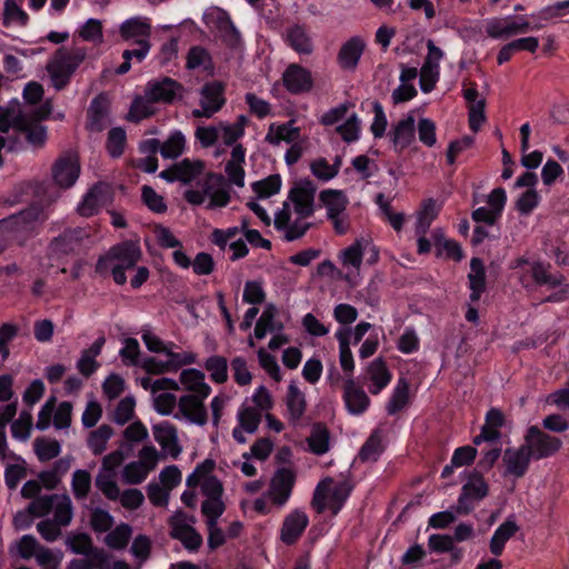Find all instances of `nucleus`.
<instances>
[{
  "label": "nucleus",
  "instance_id": "44",
  "mask_svg": "<svg viewBox=\"0 0 569 569\" xmlns=\"http://www.w3.org/2000/svg\"><path fill=\"white\" fill-rule=\"evenodd\" d=\"M18 131L24 134L26 140L34 148H40L46 143L47 130L46 127L38 122H30L26 116L22 114L18 121L16 128Z\"/></svg>",
  "mask_w": 569,
  "mask_h": 569
},
{
  "label": "nucleus",
  "instance_id": "40",
  "mask_svg": "<svg viewBox=\"0 0 569 569\" xmlns=\"http://www.w3.org/2000/svg\"><path fill=\"white\" fill-rule=\"evenodd\" d=\"M470 300L477 302L486 289V270L479 258H472L470 261V272L468 274Z\"/></svg>",
  "mask_w": 569,
  "mask_h": 569
},
{
  "label": "nucleus",
  "instance_id": "47",
  "mask_svg": "<svg viewBox=\"0 0 569 569\" xmlns=\"http://www.w3.org/2000/svg\"><path fill=\"white\" fill-rule=\"evenodd\" d=\"M286 405L289 416L293 421L299 420L306 411L307 403L305 395L295 382H291L288 387Z\"/></svg>",
  "mask_w": 569,
  "mask_h": 569
},
{
  "label": "nucleus",
  "instance_id": "54",
  "mask_svg": "<svg viewBox=\"0 0 569 569\" xmlns=\"http://www.w3.org/2000/svg\"><path fill=\"white\" fill-rule=\"evenodd\" d=\"M174 345L172 342L169 343V347L166 349L163 353L167 357V365L169 367L170 372L178 371L180 368L193 365L197 361V356L192 351H182L176 352L173 351Z\"/></svg>",
  "mask_w": 569,
  "mask_h": 569
},
{
  "label": "nucleus",
  "instance_id": "24",
  "mask_svg": "<svg viewBox=\"0 0 569 569\" xmlns=\"http://www.w3.org/2000/svg\"><path fill=\"white\" fill-rule=\"evenodd\" d=\"M366 49V42L360 36L348 39L339 49L337 62L342 70L353 71Z\"/></svg>",
  "mask_w": 569,
  "mask_h": 569
},
{
  "label": "nucleus",
  "instance_id": "1",
  "mask_svg": "<svg viewBox=\"0 0 569 569\" xmlns=\"http://www.w3.org/2000/svg\"><path fill=\"white\" fill-rule=\"evenodd\" d=\"M183 196L190 204L204 206L209 210L223 208L231 200L226 178L213 172H207L197 186L187 189Z\"/></svg>",
  "mask_w": 569,
  "mask_h": 569
},
{
  "label": "nucleus",
  "instance_id": "57",
  "mask_svg": "<svg viewBox=\"0 0 569 569\" xmlns=\"http://www.w3.org/2000/svg\"><path fill=\"white\" fill-rule=\"evenodd\" d=\"M32 431V415L30 410H23L19 415V418L13 420L11 423L12 438L24 442L27 441Z\"/></svg>",
  "mask_w": 569,
  "mask_h": 569
},
{
  "label": "nucleus",
  "instance_id": "5",
  "mask_svg": "<svg viewBox=\"0 0 569 569\" xmlns=\"http://www.w3.org/2000/svg\"><path fill=\"white\" fill-rule=\"evenodd\" d=\"M350 492L351 487L348 482H335L331 478H327L317 485L311 505L318 513L330 510L332 515H337L343 507Z\"/></svg>",
  "mask_w": 569,
  "mask_h": 569
},
{
  "label": "nucleus",
  "instance_id": "28",
  "mask_svg": "<svg viewBox=\"0 0 569 569\" xmlns=\"http://www.w3.org/2000/svg\"><path fill=\"white\" fill-rule=\"evenodd\" d=\"M123 40H133L134 43L149 41L151 36V22L147 17H132L124 20L119 28Z\"/></svg>",
  "mask_w": 569,
  "mask_h": 569
},
{
  "label": "nucleus",
  "instance_id": "37",
  "mask_svg": "<svg viewBox=\"0 0 569 569\" xmlns=\"http://www.w3.org/2000/svg\"><path fill=\"white\" fill-rule=\"evenodd\" d=\"M335 336L339 343L340 367L346 373V378L352 377L355 371V360L350 349V330L347 327H342L337 330Z\"/></svg>",
  "mask_w": 569,
  "mask_h": 569
},
{
  "label": "nucleus",
  "instance_id": "7",
  "mask_svg": "<svg viewBox=\"0 0 569 569\" xmlns=\"http://www.w3.org/2000/svg\"><path fill=\"white\" fill-rule=\"evenodd\" d=\"M523 443L536 460L553 456L562 445L558 437L546 433L537 426L527 429Z\"/></svg>",
  "mask_w": 569,
  "mask_h": 569
},
{
  "label": "nucleus",
  "instance_id": "3",
  "mask_svg": "<svg viewBox=\"0 0 569 569\" xmlns=\"http://www.w3.org/2000/svg\"><path fill=\"white\" fill-rule=\"evenodd\" d=\"M88 51L84 47H61L49 58L46 70L56 90L64 89L80 64L86 60Z\"/></svg>",
  "mask_w": 569,
  "mask_h": 569
},
{
  "label": "nucleus",
  "instance_id": "48",
  "mask_svg": "<svg viewBox=\"0 0 569 569\" xmlns=\"http://www.w3.org/2000/svg\"><path fill=\"white\" fill-rule=\"evenodd\" d=\"M300 136L299 128L293 126V122H287L280 126H271L267 133L266 140L270 144H279L280 142H293Z\"/></svg>",
  "mask_w": 569,
  "mask_h": 569
},
{
  "label": "nucleus",
  "instance_id": "19",
  "mask_svg": "<svg viewBox=\"0 0 569 569\" xmlns=\"http://www.w3.org/2000/svg\"><path fill=\"white\" fill-rule=\"evenodd\" d=\"M397 152L409 148L416 141V118L412 112L407 113L393 122L388 133Z\"/></svg>",
  "mask_w": 569,
  "mask_h": 569
},
{
  "label": "nucleus",
  "instance_id": "17",
  "mask_svg": "<svg viewBox=\"0 0 569 569\" xmlns=\"http://www.w3.org/2000/svg\"><path fill=\"white\" fill-rule=\"evenodd\" d=\"M223 86L217 81L206 83L200 91V107L192 110L196 118H211L226 102Z\"/></svg>",
  "mask_w": 569,
  "mask_h": 569
},
{
  "label": "nucleus",
  "instance_id": "60",
  "mask_svg": "<svg viewBox=\"0 0 569 569\" xmlns=\"http://www.w3.org/2000/svg\"><path fill=\"white\" fill-rule=\"evenodd\" d=\"M204 369L217 383H223L228 379V362L222 356L209 357L204 362Z\"/></svg>",
  "mask_w": 569,
  "mask_h": 569
},
{
  "label": "nucleus",
  "instance_id": "62",
  "mask_svg": "<svg viewBox=\"0 0 569 569\" xmlns=\"http://www.w3.org/2000/svg\"><path fill=\"white\" fill-rule=\"evenodd\" d=\"M340 164L341 160L339 158H336L333 164H330L325 158H318L311 162L310 168L316 178L329 181L338 174Z\"/></svg>",
  "mask_w": 569,
  "mask_h": 569
},
{
  "label": "nucleus",
  "instance_id": "33",
  "mask_svg": "<svg viewBox=\"0 0 569 569\" xmlns=\"http://www.w3.org/2000/svg\"><path fill=\"white\" fill-rule=\"evenodd\" d=\"M104 343L106 337L101 335L89 348L81 352L76 365L81 375L89 377L98 370L100 365L96 358L101 353Z\"/></svg>",
  "mask_w": 569,
  "mask_h": 569
},
{
  "label": "nucleus",
  "instance_id": "14",
  "mask_svg": "<svg viewBox=\"0 0 569 569\" xmlns=\"http://www.w3.org/2000/svg\"><path fill=\"white\" fill-rule=\"evenodd\" d=\"M295 482V472L289 468H280L273 473L266 497L274 506L282 508L291 496Z\"/></svg>",
  "mask_w": 569,
  "mask_h": 569
},
{
  "label": "nucleus",
  "instance_id": "34",
  "mask_svg": "<svg viewBox=\"0 0 569 569\" xmlns=\"http://www.w3.org/2000/svg\"><path fill=\"white\" fill-rule=\"evenodd\" d=\"M107 186L97 183L91 187L77 206V212L81 217H92L96 214L104 202Z\"/></svg>",
  "mask_w": 569,
  "mask_h": 569
},
{
  "label": "nucleus",
  "instance_id": "6",
  "mask_svg": "<svg viewBox=\"0 0 569 569\" xmlns=\"http://www.w3.org/2000/svg\"><path fill=\"white\" fill-rule=\"evenodd\" d=\"M30 510L38 518L53 513V521L62 527L70 525L73 517L71 499L68 495H46L30 502Z\"/></svg>",
  "mask_w": 569,
  "mask_h": 569
},
{
  "label": "nucleus",
  "instance_id": "10",
  "mask_svg": "<svg viewBox=\"0 0 569 569\" xmlns=\"http://www.w3.org/2000/svg\"><path fill=\"white\" fill-rule=\"evenodd\" d=\"M486 32L492 39H506L519 33H526L529 30H539L542 26L533 27L525 18L515 20L512 17L490 18L485 21Z\"/></svg>",
  "mask_w": 569,
  "mask_h": 569
},
{
  "label": "nucleus",
  "instance_id": "45",
  "mask_svg": "<svg viewBox=\"0 0 569 569\" xmlns=\"http://www.w3.org/2000/svg\"><path fill=\"white\" fill-rule=\"evenodd\" d=\"M409 401V383L406 379H398L392 393L386 405L388 415L393 416L406 408Z\"/></svg>",
  "mask_w": 569,
  "mask_h": 569
},
{
  "label": "nucleus",
  "instance_id": "56",
  "mask_svg": "<svg viewBox=\"0 0 569 569\" xmlns=\"http://www.w3.org/2000/svg\"><path fill=\"white\" fill-rule=\"evenodd\" d=\"M154 103L156 102L150 99L146 92L144 96L137 97L130 107L129 119L138 122L152 116L156 112Z\"/></svg>",
  "mask_w": 569,
  "mask_h": 569
},
{
  "label": "nucleus",
  "instance_id": "20",
  "mask_svg": "<svg viewBox=\"0 0 569 569\" xmlns=\"http://www.w3.org/2000/svg\"><path fill=\"white\" fill-rule=\"evenodd\" d=\"M282 83L291 94L307 93L313 88L312 73L298 63H291L282 73Z\"/></svg>",
  "mask_w": 569,
  "mask_h": 569
},
{
  "label": "nucleus",
  "instance_id": "43",
  "mask_svg": "<svg viewBox=\"0 0 569 569\" xmlns=\"http://www.w3.org/2000/svg\"><path fill=\"white\" fill-rule=\"evenodd\" d=\"M518 526L513 519L508 518L493 532L490 539V551L495 556H500L505 549L506 542L518 531Z\"/></svg>",
  "mask_w": 569,
  "mask_h": 569
},
{
  "label": "nucleus",
  "instance_id": "55",
  "mask_svg": "<svg viewBox=\"0 0 569 569\" xmlns=\"http://www.w3.org/2000/svg\"><path fill=\"white\" fill-rule=\"evenodd\" d=\"M116 472L99 470L96 477L97 488L110 500H118L120 489L114 480Z\"/></svg>",
  "mask_w": 569,
  "mask_h": 569
},
{
  "label": "nucleus",
  "instance_id": "42",
  "mask_svg": "<svg viewBox=\"0 0 569 569\" xmlns=\"http://www.w3.org/2000/svg\"><path fill=\"white\" fill-rule=\"evenodd\" d=\"M288 44L299 54L309 56L313 52V43L303 27L292 26L287 30Z\"/></svg>",
  "mask_w": 569,
  "mask_h": 569
},
{
  "label": "nucleus",
  "instance_id": "31",
  "mask_svg": "<svg viewBox=\"0 0 569 569\" xmlns=\"http://www.w3.org/2000/svg\"><path fill=\"white\" fill-rule=\"evenodd\" d=\"M246 150L241 144H234L231 150L230 159L227 161L224 172L227 174V182L238 188L244 186V164Z\"/></svg>",
  "mask_w": 569,
  "mask_h": 569
},
{
  "label": "nucleus",
  "instance_id": "23",
  "mask_svg": "<svg viewBox=\"0 0 569 569\" xmlns=\"http://www.w3.org/2000/svg\"><path fill=\"white\" fill-rule=\"evenodd\" d=\"M152 435L154 440L161 447L163 455L173 459L178 458L182 448L178 439L177 428L169 421H161L152 426Z\"/></svg>",
  "mask_w": 569,
  "mask_h": 569
},
{
  "label": "nucleus",
  "instance_id": "29",
  "mask_svg": "<svg viewBox=\"0 0 569 569\" xmlns=\"http://www.w3.org/2000/svg\"><path fill=\"white\" fill-rule=\"evenodd\" d=\"M365 379L370 382L371 395H379L391 381L392 375L381 358L372 360L366 370Z\"/></svg>",
  "mask_w": 569,
  "mask_h": 569
},
{
  "label": "nucleus",
  "instance_id": "59",
  "mask_svg": "<svg viewBox=\"0 0 569 569\" xmlns=\"http://www.w3.org/2000/svg\"><path fill=\"white\" fill-rule=\"evenodd\" d=\"M113 435V430L110 426L102 425L98 429L90 432L88 438V447L93 455L102 453L107 443Z\"/></svg>",
  "mask_w": 569,
  "mask_h": 569
},
{
  "label": "nucleus",
  "instance_id": "8",
  "mask_svg": "<svg viewBox=\"0 0 569 569\" xmlns=\"http://www.w3.org/2000/svg\"><path fill=\"white\" fill-rule=\"evenodd\" d=\"M214 469V461L206 459L187 477L188 487L201 486V491L206 498H222L223 487L219 479L211 476Z\"/></svg>",
  "mask_w": 569,
  "mask_h": 569
},
{
  "label": "nucleus",
  "instance_id": "25",
  "mask_svg": "<svg viewBox=\"0 0 569 569\" xmlns=\"http://www.w3.org/2000/svg\"><path fill=\"white\" fill-rule=\"evenodd\" d=\"M41 218V211L37 208H29L17 214L0 220V232L14 236L16 233L29 230L32 223Z\"/></svg>",
  "mask_w": 569,
  "mask_h": 569
},
{
  "label": "nucleus",
  "instance_id": "58",
  "mask_svg": "<svg viewBox=\"0 0 569 569\" xmlns=\"http://www.w3.org/2000/svg\"><path fill=\"white\" fill-rule=\"evenodd\" d=\"M244 402H249V407L258 411L262 417L273 407V400L271 393L264 386L258 387L253 395L246 399Z\"/></svg>",
  "mask_w": 569,
  "mask_h": 569
},
{
  "label": "nucleus",
  "instance_id": "52",
  "mask_svg": "<svg viewBox=\"0 0 569 569\" xmlns=\"http://www.w3.org/2000/svg\"><path fill=\"white\" fill-rule=\"evenodd\" d=\"M167 391H156L152 397L153 409L161 416H171L174 418L178 405V398Z\"/></svg>",
  "mask_w": 569,
  "mask_h": 569
},
{
  "label": "nucleus",
  "instance_id": "41",
  "mask_svg": "<svg viewBox=\"0 0 569 569\" xmlns=\"http://www.w3.org/2000/svg\"><path fill=\"white\" fill-rule=\"evenodd\" d=\"M319 199L327 210V218H336L338 214L346 212L348 199L342 191L332 189L323 190Z\"/></svg>",
  "mask_w": 569,
  "mask_h": 569
},
{
  "label": "nucleus",
  "instance_id": "46",
  "mask_svg": "<svg viewBox=\"0 0 569 569\" xmlns=\"http://www.w3.org/2000/svg\"><path fill=\"white\" fill-rule=\"evenodd\" d=\"M382 451V432L376 429L362 445L358 458L363 462H373L378 460Z\"/></svg>",
  "mask_w": 569,
  "mask_h": 569
},
{
  "label": "nucleus",
  "instance_id": "27",
  "mask_svg": "<svg viewBox=\"0 0 569 569\" xmlns=\"http://www.w3.org/2000/svg\"><path fill=\"white\" fill-rule=\"evenodd\" d=\"M531 459L533 458L525 443L518 448L507 449L502 458L506 473L515 478H521L527 472Z\"/></svg>",
  "mask_w": 569,
  "mask_h": 569
},
{
  "label": "nucleus",
  "instance_id": "21",
  "mask_svg": "<svg viewBox=\"0 0 569 569\" xmlns=\"http://www.w3.org/2000/svg\"><path fill=\"white\" fill-rule=\"evenodd\" d=\"M342 399L347 411L351 416L365 413L371 403L369 396L362 387L357 385L353 377L345 378Z\"/></svg>",
  "mask_w": 569,
  "mask_h": 569
},
{
  "label": "nucleus",
  "instance_id": "61",
  "mask_svg": "<svg viewBox=\"0 0 569 569\" xmlns=\"http://www.w3.org/2000/svg\"><path fill=\"white\" fill-rule=\"evenodd\" d=\"M91 489V476L87 470L77 469L72 473L71 490L77 500L87 499Z\"/></svg>",
  "mask_w": 569,
  "mask_h": 569
},
{
  "label": "nucleus",
  "instance_id": "2",
  "mask_svg": "<svg viewBox=\"0 0 569 569\" xmlns=\"http://www.w3.org/2000/svg\"><path fill=\"white\" fill-rule=\"evenodd\" d=\"M142 251L138 242L124 241L113 246L106 256L99 258L96 272L100 276L111 273L117 284L127 282L126 271L132 269L141 259Z\"/></svg>",
  "mask_w": 569,
  "mask_h": 569
},
{
  "label": "nucleus",
  "instance_id": "4",
  "mask_svg": "<svg viewBox=\"0 0 569 569\" xmlns=\"http://www.w3.org/2000/svg\"><path fill=\"white\" fill-rule=\"evenodd\" d=\"M17 413V403H8L0 408V461L6 465L4 482L11 490L26 477V461L9 449L7 425Z\"/></svg>",
  "mask_w": 569,
  "mask_h": 569
},
{
  "label": "nucleus",
  "instance_id": "32",
  "mask_svg": "<svg viewBox=\"0 0 569 569\" xmlns=\"http://www.w3.org/2000/svg\"><path fill=\"white\" fill-rule=\"evenodd\" d=\"M183 390L188 393L200 395L202 397H209L211 392L210 386L206 382L204 373L198 369H184L181 371L179 381Z\"/></svg>",
  "mask_w": 569,
  "mask_h": 569
},
{
  "label": "nucleus",
  "instance_id": "11",
  "mask_svg": "<svg viewBox=\"0 0 569 569\" xmlns=\"http://www.w3.org/2000/svg\"><path fill=\"white\" fill-rule=\"evenodd\" d=\"M203 22L214 31L223 41L236 44L240 34L227 11L218 7H210L203 13Z\"/></svg>",
  "mask_w": 569,
  "mask_h": 569
},
{
  "label": "nucleus",
  "instance_id": "53",
  "mask_svg": "<svg viewBox=\"0 0 569 569\" xmlns=\"http://www.w3.org/2000/svg\"><path fill=\"white\" fill-rule=\"evenodd\" d=\"M186 149V137L179 131H172L168 139L161 144L160 153L166 159H176L183 153Z\"/></svg>",
  "mask_w": 569,
  "mask_h": 569
},
{
  "label": "nucleus",
  "instance_id": "13",
  "mask_svg": "<svg viewBox=\"0 0 569 569\" xmlns=\"http://www.w3.org/2000/svg\"><path fill=\"white\" fill-rule=\"evenodd\" d=\"M80 171L79 158L73 152L61 154L51 167L53 182L63 189L71 188L77 182Z\"/></svg>",
  "mask_w": 569,
  "mask_h": 569
},
{
  "label": "nucleus",
  "instance_id": "39",
  "mask_svg": "<svg viewBox=\"0 0 569 569\" xmlns=\"http://www.w3.org/2000/svg\"><path fill=\"white\" fill-rule=\"evenodd\" d=\"M176 172L178 173V181L184 184L194 183V186L207 173L204 172V163L202 161L190 159H183L176 163Z\"/></svg>",
  "mask_w": 569,
  "mask_h": 569
},
{
  "label": "nucleus",
  "instance_id": "9",
  "mask_svg": "<svg viewBox=\"0 0 569 569\" xmlns=\"http://www.w3.org/2000/svg\"><path fill=\"white\" fill-rule=\"evenodd\" d=\"M289 209L292 214L311 218L315 213V189L310 182L295 184L289 191L282 209Z\"/></svg>",
  "mask_w": 569,
  "mask_h": 569
},
{
  "label": "nucleus",
  "instance_id": "64",
  "mask_svg": "<svg viewBox=\"0 0 569 569\" xmlns=\"http://www.w3.org/2000/svg\"><path fill=\"white\" fill-rule=\"evenodd\" d=\"M252 189L258 198L267 199L280 191L281 178L279 174H271L262 180L253 182Z\"/></svg>",
  "mask_w": 569,
  "mask_h": 569
},
{
  "label": "nucleus",
  "instance_id": "51",
  "mask_svg": "<svg viewBox=\"0 0 569 569\" xmlns=\"http://www.w3.org/2000/svg\"><path fill=\"white\" fill-rule=\"evenodd\" d=\"M370 246V240L366 238L357 239L351 246L341 252L343 266H351L359 269L362 263L363 251Z\"/></svg>",
  "mask_w": 569,
  "mask_h": 569
},
{
  "label": "nucleus",
  "instance_id": "15",
  "mask_svg": "<svg viewBox=\"0 0 569 569\" xmlns=\"http://www.w3.org/2000/svg\"><path fill=\"white\" fill-rule=\"evenodd\" d=\"M427 56L420 70V88L425 93L433 90L440 78V61L445 57L443 51L432 40L427 41Z\"/></svg>",
  "mask_w": 569,
  "mask_h": 569
},
{
  "label": "nucleus",
  "instance_id": "18",
  "mask_svg": "<svg viewBox=\"0 0 569 569\" xmlns=\"http://www.w3.org/2000/svg\"><path fill=\"white\" fill-rule=\"evenodd\" d=\"M236 419L237 425L232 429V437L236 442L243 445L248 440V435L251 436L257 432L262 416L249 407V402H243L237 411Z\"/></svg>",
  "mask_w": 569,
  "mask_h": 569
},
{
  "label": "nucleus",
  "instance_id": "16",
  "mask_svg": "<svg viewBox=\"0 0 569 569\" xmlns=\"http://www.w3.org/2000/svg\"><path fill=\"white\" fill-rule=\"evenodd\" d=\"M308 219V217L292 214L286 208L274 214V227L282 232L287 241H295L302 238L311 227Z\"/></svg>",
  "mask_w": 569,
  "mask_h": 569
},
{
  "label": "nucleus",
  "instance_id": "30",
  "mask_svg": "<svg viewBox=\"0 0 569 569\" xmlns=\"http://www.w3.org/2000/svg\"><path fill=\"white\" fill-rule=\"evenodd\" d=\"M309 523L307 513L296 509L291 511L283 520L281 528V540L287 545L295 543L302 535Z\"/></svg>",
  "mask_w": 569,
  "mask_h": 569
},
{
  "label": "nucleus",
  "instance_id": "50",
  "mask_svg": "<svg viewBox=\"0 0 569 569\" xmlns=\"http://www.w3.org/2000/svg\"><path fill=\"white\" fill-rule=\"evenodd\" d=\"M29 21L28 13L16 0H6L3 3L2 23L4 27H26Z\"/></svg>",
  "mask_w": 569,
  "mask_h": 569
},
{
  "label": "nucleus",
  "instance_id": "36",
  "mask_svg": "<svg viewBox=\"0 0 569 569\" xmlns=\"http://www.w3.org/2000/svg\"><path fill=\"white\" fill-rule=\"evenodd\" d=\"M67 547L78 555H84L92 560L106 561V555L102 550L94 549L91 538L86 533L71 535L67 538Z\"/></svg>",
  "mask_w": 569,
  "mask_h": 569
},
{
  "label": "nucleus",
  "instance_id": "12",
  "mask_svg": "<svg viewBox=\"0 0 569 569\" xmlns=\"http://www.w3.org/2000/svg\"><path fill=\"white\" fill-rule=\"evenodd\" d=\"M208 397L186 393L178 399L174 419L183 420L191 425L203 426L208 421L204 400Z\"/></svg>",
  "mask_w": 569,
  "mask_h": 569
},
{
  "label": "nucleus",
  "instance_id": "35",
  "mask_svg": "<svg viewBox=\"0 0 569 569\" xmlns=\"http://www.w3.org/2000/svg\"><path fill=\"white\" fill-rule=\"evenodd\" d=\"M179 89V84L170 79L163 78L159 81H151L146 87V93L154 102H171Z\"/></svg>",
  "mask_w": 569,
  "mask_h": 569
},
{
  "label": "nucleus",
  "instance_id": "63",
  "mask_svg": "<svg viewBox=\"0 0 569 569\" xmlns=\"http://www.w3.org/2000/svg\"><path fill=\"white\" fill-rule=\"evenodd\" d=\"M131 535L132 528L127 523H120L106 536L104 542L112 549H123L127 547Z\"/></svg>",
  "mask_w": 569,
  "mask_h": 569
},
{
  "label": "nucleus",
  "instance_id": "22",
  "mask_svg": "<svg viewBox=\"0 0 569 569\" xmlns=\"http://www.w3.org/2000/svg\"><path fill=\"white\" fill-rule=\"evenodd\" d=\"M88 238L89 233L83 228L68 229L51 241L50 249L57 256L77 253Z\"/></svg>",
  "mask_w": 569,
  "mask_h": 569
},
{
  "label": "nucleus",
  "instance_id": "49",
  "mask_svg": "<svg viewBox=\"0 0 569 569\" xmlns=\"http://www.w3.org/2000/svg\"><path fill=\"white\" fill-rule=\"evenodd\" d=\"M527 272L528 277H531L537 284L555 288L563 282L562 276L550 273L548 267L539 261L531 262Z\"/></svg>",
  "mask_w": 569,
  "mask_h": 569
},
{
  "label": "nucleus",
  "instance_id": "26",
  "mask_svg": "<svg viewBox=\"0 0 569 569\" xmlns=\"http://www.w3.org/2000/svg\"><path fill=\"white\" fill-rule=\"evenodd\" d=\"M488 493V487L483 478L478 473H472L468 481L463 485L461 493L458 499L457 512L468 513L471 507L468 506V500H481Z\"/></svg>",
  "mask_w": 569,
  "mask_h": 569
},
{
  "label": "nucleus",
  "instance_id": "38",
  "mask_svg": "<svg viewBox=\"0 0 569 569\" xmlns=\"http://www.w3.org/2000/svg\"><path fill=\"white\" fill-rule=\"evenodd\" d=\"M441 204L433 199H427L421 202L420 208L416 212V233H427L432 221L438 217Z\"/></svg>",
  "mask_w": 569,
  "mask_h": 569
}]
</instances>
